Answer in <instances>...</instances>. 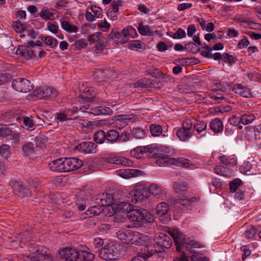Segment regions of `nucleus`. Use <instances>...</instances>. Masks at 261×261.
I'll list each match as a JSON object with an SVG mask.
<instances>
[{
  "label": "nucleus",
  "instance_id": "obj_1",
  "mask_svg": "<svg viewBox=\"0 0 261 261\" xmlns=\"http://www.w3.org/2000/svg\"><path fill=\"white\" fill-rule=\"evenodd\" d=\"M173 187L176 193L181 194L177 198H171L170 201L173 205L179 204L184 206H191L197 203L199 200L198 196L185 195V192L189 188L188 185L186 181H179L173 184Z\"/></svg>",
  "mask_w": 261,
  "mask_h": 261
},
{
  "label": "nucleus",
  "instance_id": "obj_2",
  "mask_svg": "<svg viewBox=\"0 0 261 261\" xmlns=\"http://www.w3.org/2000/svg\"><path fill=\"white\" fill-rule=\"evenodd\" d=\"M137 35V33L135 29L129 26L123 29L121 32L112 30L109 35V37L117 44H123L127 42L130 38H135Z\"/></svg>",
  "mask_w": 261,
  "mask_h": 261
},
{
  "label": "nucleus",
  "instance_id": "obj_3",
  "mask_svg": "<svg viewBox=\"0 0 261 261\" xmlns=\"http://www.w3.org/2000/svg\"><path fill=\"white\" fill-rule=\"evenodd\" d=\"M120 254V246L113 242L108 243L99 251V257L107 260H115L119 257Z\"/></svg>",
  "mask_w": 261,
  "mask_h": 261
},
{
  "label": "nucleus",
  "instance_id": "obj_4",
  "mask_svg": "<svg viewBox=\"0 0 261 261\" xmlns=\"http://www.w3.org/2000/svg\"><path fill=\"white\" fill-rule=\"evenodd\" d=\"M147 192L148 187L143 182H139L135 185L134 193L132 197V201L136 203L142 202L148 198Z\"/></svg>",
  "mask_w": 261,
  "mask_h": 261
},
{
  "label": "nucleus",
  "instance_id": "obj_5",
  "mask_svg": "<svg viewBox=\"0 0 261 261\" xmlns=\"http://www.w3.org/2000/svg\"><path fill=\"white\" fill-rule=\"evenodd\" d=\"M155 247L157 248L158 253L164 252L166 249L171 247L172 240L170 237L164 233H159L154 236Z\"/></svg>",
  "mask_w": 261,
  "mask_h": 261
},
{
  "label": "nucleus",
  "instance_id": "obj_6",
  "mask_svg": "<svg viewBox=\"0 0 261 261\" xmlns=\"http://www.w3.org/2000/svg\"><path fill=\"white\" fill-rule=\"evenodd\" d=\"M127 217L133 222H141L143 220L151 222L152 220L151 214L144 209H134L127 213Z\"/></svg>",
  "mask_w": 261,
  "mask_h": 261
},
{
  "label": "nucleus",
  "instance_id": "obj_7",
  "mask_svg": "<svg viewBox=\"0 0 261 261\" xmlns=\"http://www.w3.org/2000/svg\"><path fill=\"white\" fill-rule=\"evenodd\" d=\"M27 261H51L52 258L45 248L37 249L35 252L23 255Z\"/></svg>",
  "mask_w": 261,
  "mask_h": 261
},
{
  "label": "nucleus",
  "instance_id": "obj_8",
  "mask_svg": "<svg viewBox=\"0 0 261 261\" xmlns=\"http://www.w3.org/2000/svg\"><path fill=\"white\" fill-rule=\"evenodd\" d=\"M12 87L18 92H28L33 89L31 82L25 79H17L12 83Z\"/></svg>",
  "mask_w": 261,
  "mask_h": 261
},
{
  "label": "nucleus",
  "instance_id": "obj_9",
  "mask_svg": "<svg viewBox=\"0 0 261 261\" xmlns=\"http://www.w3.org/2000/svg\"><path fill=\"white\" fill-rule=\"evenodd\" d=\"M59 254L61 258L68 261H76L80 256V252L73 248H64L59 251Z\"/></svg>",
  "mask_w": 261,
  "mask_h": 261
},
{
  "label": "nucleus",
  "instance_id": "obj_10",
  "mask_svg": "<svg viewBox=\"0 0 261 261\" xmlns=\"http://www.w3.org/2000/svg\"><path fill=\"white\" fill-rule=\"evenodd\" d=\"M10 185L16 195L19 197L28 196L31 195V191L27 186H23L20 182L17 181H11Z\"/></svg>",
  "mask_w": 261,
  "mask_h": 261
},
{
  "label": "nucleus",
  "instance_id": "obj_11",
  "mask_svg": "<svg viewBox=\"0 0 261 261\" xmlns=\"http://www.w3.org/2000/svg\"><path fill=\"white\" fill-rule=\"evenodd\" d=\"M65 172H70L76 170L82 167L83 162L76 158H64Z\"/></svg>",
  "mask_w": 261,
  "mask_h": 261
},
{
  "label": "nucleus",
  "instance_id": "obj_12",
  "mask_svg": "<svg viewBox=\"0 0 261 261\" xmlns=\"http://www.w3.org/2000/svg\"><path fill=\"white\" fill-rule=\"evenodd\" d=\"M168 232L174 240L176 251L181 252V248L184 246V237L182 233L178 229L170 230Z\"/></svg>",
  "mask_w": 261,
  "mask_h": 261
},
{
  "label": "nucleus",
  "instance_id": "obj_13",
  "mask_svg": "<svg viewBox=\"0 0 261 261\" xmlns=\"http://www.w3.org/2000/svg\"><path fill=\"white\" fill-rule=\"evenodd\" d=\"M39 16L45 21H53L57 17L56 10L47 7H44L40 10Z\"/></svg>",
  "mask_w": 261,
  "mask_h": 261
},
{
  "label": "nucleus",
  "instance_id": "obj_14",
  "mask_svg": "<svg viewBox=\"0 0 261 261\" xmlns=\"http://www.w3.org/2000/svg\"><path fill=\"white\" fill-rule=\"evenodd\" d=\"M155 253H158L157 248L155 245L150 244L147 246H144L138 252V257H141L144 259H146L151 257Z\"/></svg>",
  "mask_w": 261,
  "mask_h": 261
},
{
  "label": "nucleus",
  "instance_id": "obj_15",
  "mask_svg": "<svg viewBox=\"0 0 261 261\" xmlns=\"http://www.w3.org/2000/svg\"><path fill=\"white\" fill-rule=\"evenodd\" d=\"M148 192L157 198L163 197L166 192L164 187L159 184L153 183L148 186Z\"/></svg>",
  "mask_w": 261,
  "mask_h": 261
},
{
  "label": "nucleus",
  "instance_id": "obj_16",
  "mask_svg": "<svg viewBox=\"0 0 261 261\" xmlns=\"http://www.w3.org/2000/svg\"><path fill=\"white\" fill-rule=\"evenodd\" d=\"M158 81H155V88L161 89L174 83V79L169 75H165L163 73L159 74L157 78Z\"/></svg>",
  "mask_w": 261,
  "mask_h": 261
},
{
  "label": "nucleus",
  "instance_id": "obj_17",
  "mask_svg": "<svg viewBox=\"0 0 261 261\" xmlns=\"http://www.w3.org/2000/svg\"><path fill=\"white\" fill-rule=\"evenodd\" d=\"M96 147L97 145L92 142H83L76 146L79 151L86 154L95 153Z\"/></svg>",
  "mask_w": 261,
  "mask_h": 261
},
{
  "label": "nucleus",
  "instance_id": "obj_18",
  "mask_svg": "<svg viewBox=\"0 0 261 261\" xmlns=\"http://www.w3.org/2000/svg\"><path fill=\"white\" fill-rule=\"evenodd\" d=\"M108 162L111 164H115L117 165H122L124 166H131L132 162L123 156H119L115 154L110 155L107 158Z\"/></svg>",
  "mask_w": 261,
  "mask_h": 261
},
{
  "label": "nucleus",
  "instance_id": "obj_19",
  "mask_svg": "<svg viewBox=\"0 0 261 261\" xmlns=\"http://www.w3.org/2000/svg\"><path fill=\"white\" fill-rule=\"evenodd\" d=\"M147 240V237L138 231L131 230L129 244L142 245Z\"/></svg>",
  "mask_w": 261,
  "mask_h": 261
},
{
  "label": "nucleus",
  "instance_id": "obj_20",
  "mask_svg": "<svg viewBox=\"0 0 261 261\" xmlns=\"http://www.w3.org/2000/svg\"><path fill=\"white\" fill-rule=\"evenodd\" d=\"M16 54L27 60L32 59L36 57L33 49L27 46H21L16 50Z\"/></svg>",
  "mask_w": 261,
  "mask_h": 261
},
{
  "label": "nucleus",
  "instance_id": "obj_21",
  "mask_svg": "<svg viewBox=\"0 0 261 261\" xmlns=\"http://www.w3.org/2000/svg\"><path fill=\"white\" fill-rule=\"evenodd\" d=\"M64 160V158H60L51 161L48 165L50 170L54 172H65Z\"/></svg>",
  "mask_w": 261,
  "mask_h": 261
},
{
  "label": "nucleus",
  "instance_id": "obj_22",
  "mask_svg": "<svg viewBox=\"0 0 261 261\" xmlns=\"http://www.w3.org/2000/svg\"><path fill=\"white\" fill-rule=\"evenodd\" d=\"M232 91L238 95L244 98H248L251 95L250 90L241 84L234 85L233 87Z\"/></svg>",
  "mask_w": 261,
  "mask_h": 261
},
{
  "label": "nucleus",
  "instance_id": "obj_23",
  "mask_svg": "<svg viewBox=\"0 0 261 261\" xmlns=\"http://www.w3.org/2000/svg\"><path fill=\"white\" fill-rule=\"evenodd\" d=\"M81 98H95L100 96L99 92L92 87L85 88L80 95Z\"/></svg>",
  "mask_w": 261,
  "mask_h": 261
},
{
  "label": "nucleus",
  "instance_id": "obj_24",
  "mask_svg": "<svg viewBox=\"0 0 261 261\" xmlns=\"http://www.w3.org/2000/svg\"><path fill=\"white\" fill-rule=\"evenodd\" d=\"M210 127L215 133H221L223 129V123L219 118L212 120L210 123Z\"/></svg>",
  "mask_w": 261,
  "mask_h": 261
},
{
  "label": "nucleus",
  "instance_id": "obj_25",
  "mask_svg": "<svg viewBox=\"0 0 261 261\" xmlns=\"http://www.w3.org/2000/svg\"><path fill=\"white\" fill-rule=\"evenodd\" d=\"M135 87H141L144 88H155V81L152 79L147 78L142 79L134 84Z\"/></svg>",
  "mask_w": 261,
  "mask_h": 261
},
{
  "label": "nucleus",
  "instance_id": "obj_26",
  "mask_svg": "<svg viewBox=\"0 0 261 261\" xmlns=\"http://www.w3.org/2000/svg\"><path fill=\"white\" fill-rule=\"evenodd\" d=\"M156 158H154V159H156V163L158 165L160 166H165L167 165H172V163L170 160H172L173 158H168L167 156L162 155V154H159L156 152Z\"/></svg>",
  "mask_w": 261,
  "mask_h": 261
},
{
  "label": "nucleus",
  "instance_id": "obj_27",
  "mask_svg": "<svg viewBox=\"0 0 261 261\" xmlns=\"http://www.w3.org/2000/svg\"><path fill=\"white\" fill-rule=\"evenodd\" d=\"M136 150L142 154H146V155L150 158L156 157L155 150L149 146L138 147Z\"/></svg>",
  "mask_w": 261,
  "mask_h": 261
},
{
  "label": "nucleus",
  "instance_id": "obj_28",
  "mask_svg": "<svg viewBox=\"0 0 261 261\" xmlns=\"http://www.w3.org/2000/svg\"><path fill=\"white\" fill-rule=\"evenodd\" d=\"M170 161L172 163V165H176L186 168L189 167L192 165L189 160L184 158H173Z\"/></svg>",
  "mask_w": 261,
  "mask_h": 261
},
{
  "label": "nucleus",
  "instance_id": "obj_29",
  "mask_svg": "<svg viewBox=\"0 0 261 261\" xmlns=\"http://www.w3.org/2000/svg\"><path fill=\"white\" fill-rule=\"evenodd\" d=\"M132 230H119L117 233V238L125 244H129Z\"/></svg>",
  "mask_w": 261,
  "mask_h": 261
},
{
  "label": "nucleus",
  "instance_id": "obj_30",
  "mask_svg": "<svg viewBox=\"0 0 261 261\" xmlns=\"http://www.w3.org/2000/svg\"><path fill=\"white\" fill-rule=\"evenodd\" d=\"M191 130L179 128L176 132V136L182 141L188 140L192 136Z\"/></svg>",
  "mask_w": 261,
  "mask_h": 261
},
{
  "label": "nucleus",
  "instance_id": "obj_31",
  "mask_svg": "<svg viewBox=\"0 0 261 261\" xmlns=\"http://www.w3.org/2000/svg\"><path fill=\"white\" fill-rule=\"evenodd\" d=\"M138 30L142 35L152 36L154 34L153 31L149 25H144L141 22L139 24Z\"/></svg>",
  "mask_w": 261,
  "mask_h": 261
},
{
  "label": "nucleus",
  "instance_id": "obj_32",
  "mask_svg": "<svg viewBox=\"0 0 261 261\" xmlns=\"http://www.w3.org/2000/svg\"><path fill=\"white\" fill-rule=\"evenodd\" d=\"M61 24L62 29L68 33H76L78 31L77 27L70 23L68 21L63 20Z\"/></svg>",
  "mask_w": 261,
  "mask_h": 261
},
{
  "label": "nucleus",
  "instance_id": "obj_33",
  "mask_svg": "<svg viewBox=\"0 0 261 261\" xmlns=\"http://www.w3.org/2000/svg\"><path fill=\"white\" fill-rule=\"evenodd\" d=\"M119 133L114 129H110L106 133V140L110 143L118 142Z\"/></svg>",
  "mask_w": 261,
  "mask_h": 261
},
{
  "label": "nucleus",
  "instance_id": "obj_34",
  "mask_svg": "<svg viewBox=\"0 0 261 261\" xmlns=\"http://www.w3.org/2000/svg\"><path fill=\"white\" fill-rule=\"evenodd\" d=\"M43 93L44 98H54L58 96V92L56 89L48 86L43 87Z\"/></svg>",
  "mask_w": 261,
  "mask_h": 261
},
{
  "label": "nucleus",
  "instance_id": "obj_35",
  "mask_svg": "<svg viewBox=\"0 0 261 261\" xmlns=\"http://www.w3.org/2000/svg\"><path fill=\"white\" fill-rule=\"evenodd\" d=\"M155 214L159 217H162L167 213L168 211V204L164 202L160 203L155 210Z\"/></svg>",
  "mask_w": 261,
  "mask_h": 261
},
{
  "label": "nucleus",
  "instance_id": "obj_36",
  "mask_svg": "<svg viewBox=\"0 0 261 261\" xmlns=\"http://www.w3.org/2000/svg\"><path fill=\"white\" fill-rule=\"evenodd\" d=\"M41 40L45 45L50 46L52 48H55L58 42L56 38L50 36H42Z\"/></svg>",
  "mask_w": 261,
  "mask_h": 261
},
{
  "label": "nucleus",
  "instance_id": "obj_37",
  "mask_svg": "<svg viewBox=\"0 0 261 261\" xmlns=\"http://www.w3.org/2000/svg\"><path fill=\"white\" fill-rule=\"evenodd\" d=\"M128 47L134 50H138L139 49H143L145 48V44L139 40H134L129 42Z\"/></svg>",
  "mask_w": 261,
  "mask_h": 261
},
{
  "label": "nucleus",
  "instance_id": "obj_38",
  "mask_svg": "<svg viewBox=\"0 0 261 261\" xmlns=\"http://www.w3.org/2000/svg\"><path fill=\"white\" fill-rule=\"evenodd\" d=\"M94 258V255L87 251L83 250L80 252L79 259L81 261H92Z\"/></svg>",
  "mask_w": 261,
  "mask_h": 261
},
{
  "label": "nucleus",
  "instance_id": "obj_39",
  "mask_svg": "<svg viewBox=\"0 0 261 261\" xmlns=\"http://www.w3.org/2000/svg\"><path fill=\"white\" fill-rule=\"evenodd\" d=\"M93 138L97 143H102L106 140V133L102 130H99L94 134Z\"/></svg>",
  "mask_w": 261,
  "mask_h": 261
},
{
  "label": "nucleus",
  "instance_id": "obj_40",
  "mask_svg": "<svg viewBox=\"0 0 261 261\" xmlns=\"http://www.w3.org/2000/svg\"><path fill=\"white\" fill-rule=\"evenodd\" d=\"M191 261H208V258L205 257L203 254L195 251H191Z\"/></svg>",
  "mask_w": 261,
  "mask_h": 261
},
{
  "label": "nucleus",
  "instance_id": "obj_41",
  "mask_svg": "<svg viewBox=\"0 0 261 261\" xmlns=\"http://www.w3.org/2000/svg\"><path fill=\"white\" fill-rule=\"evenodd\" d=\"M150 133L153 136H159L162 133L163 129L160 125L152 124L150 126Z\"/></svg>",
  "mask_w": 261,
  "mask_h": 261
},
{
  "label": "nucleus",
  "instance_id": "obj_42",
  "mask_svg": "<svg viewBox=\"0 0 261 261\" xmlns=\"http://www.w3.org/2000/svg\"><path fill=\"white\" fill-rule=\"evenodd\" d=\"M102 198L100 199L102 205H109L113 203L112 196L110 194L105 193L102 195Z\"/></svg>",
  "mask_w": 261,
  "mask_h": 261
},
{
  "label": "nucleus",
  "instance_id": "obj_43",
  "mask_svg": "<svg viewBox=\"0 0 261 261\" xmlns=\"http://www.w3.org/2000/svg\"><path fill=\"white\" fill-rule=\"evenodd\" d=\"M255 117L253 114H243L241 117V123L244 125L249 124L251 123Z\"/></svg>",
  "mask_w": 261,
  "mask_h": 261
},
{
  "label": "nucleus",
  "instance_id": "obj_44",
  "mask_svg": "<svg viewBox=\"0 0 261 261\" xmlns=\"http://www.w3.org/2000/svg\"><path fill=\"white\" fill-rule=\"evenodd\" d=\"M22 150L26 155H31L34 152V144L32 142H29L22 146Z\"/></svg>",
  "mask_w": 261,
  "mask_h": 261
},
{
  "label": "nucleus",
  "instance_id": "obj_45",
  "mask_svg": "<svg viewBox=\"0 0 261 261\" xmlns=\"http://www.w3.org/2000/svg\"><path fill=\"white\" fill-rule=\"evenodd\" d=\"M202 48H203V50L201 51V55L205 58L211 59V51L213 50V48L207 44H205L202 47Z\"/></svg>",
  "mask_w": 261,
  "mask_h": 261
},
{
  "label": "nucleus",
  "instance_id": "obj_46",
  "mask_svg": "<svg viewBox=\"0 0 261 261\" xmlns=\"http://www.w3.org/2000/svg\"><path fill=\"white\" fill-rule=\"evenodd\" d=\"M133 135L136 138H143L145 136V133L142 128L140 127L133 128L132 130Z\"/></svg>",
  "mask_w": 261,
  "mask_h": 261
},
{
  "label": "nucleus",
  "instance_id": "obj_47",
  "mask_svg": "<svg viewBox=\"0 0 261 261\" xmlns=\"http://www.w3.org/2000/svg\"><path fill=\"white\" fill-rule=\"evenodd\" d=\"M36 145L40 148L45 146L46 139L44 136L39 135L35 138Z\"/></svg>",
  "mask_w": 261,
  "mask_h": 261
},
{
  "label": "nucleus",
  "instance_id": "obj_48",
  "mask_svg": "<svg viewBox=\"0 0 261 261\" xmlns=\"http://www.w3.org/2000/svg\"><path fill=\"white\" fill-rule=\"evenodd\" d=\"M97 26L98 29L102 32H107L111 28L110 24L106 19L103 21L97 23Z\"/></svg>",
  "mask_w": 261,
  "mask_h": 261
},
{
  "label": "nucleus",
  "instance_id": "obj_49",
  "mask_svg": "<svg viewBox=\"0 0 261 261\" xmlns=\"http://www.w3.org/2000/svg\"><path fill=\"white\" fill-rule=\"evenodd\" d=\"M9 146L7 144H3L0 146V154L4 158H7L10 154Z\"/></svg>",
  "mask_w": 261,
  "mask_h": 261
},
{
  "label": "nucleus",
  "instance_id": "obj_50",
  "mask_svg": "<svg viewBox=\"0 0 261 261\" xmlns=\"http://www.w3.org/2000/svg\"><path fill=\"white\" fill-rule=\"evenodd\" d=\"M47 28L48 30L53 34H58L59 31L60 32L59 27L57 23L48 22L47 23Z\"/></svg>",
  "mask_w": 261,
  "mask_h": 261
},
{
  "label": "nucleus",
  "instance_id": "obj_51",
  "mask_svg": "<svg viewBox=\"0 0 261 261\" xmlns=\"http://www.w3.org/2000/svg\"><path fill=\"white\" fill-rule=\"evenodd\" d=\"M242 184V181L240 179H236L233 180L230 183V190L231 192H234L239 186H240Z\"/></svg>",
  "mask_w": 261,
  "mask_h": 261
},
{
  "label": "nucleus",
  "instance_id": "obj_52",
  "mask_svg": "<svg viewBox=\"0 0 261 261\" xmlns=\"http://www.w3.org/2000/svg\"><path fill=\"white\" fill-rule=\"evenodd\" d=\"M107 40L96 44L94 46V51L96 54L102 53L107 45Z\"/></svg>",
  "mask_w": 261,
  "mask_h": 261
},
{
  "label": "nucleus",
  "instance_id": "obj_53",
  "mask_svg": "<svg viewBox=\"0 0 261 261\" xmlns=\"http://www.w3.org/2000/svg\"><path fill=\"white\" fill-rule=\"evenodd\" d=\"M219 159L223 164L225 165L233 166L236 163V161L234 159H228L224 155L220 156Z\"/></svg>",
  "mask_w": 261,
  "mask_h": 261
},
{
  "label": "nucleus",
  "instance_id": "obj_54",
  "mask_svg": "<svg viewBox=\"0 0 261 261\" xmlns=\"http://www.w3.org/2000/svg\"><path fill=\"white\" fill-rule=\"evenodd\" d=\"M206 127L207 123L204 121H199L194 125V129L198 133H201L204 130Z\"/></svg>",
  "mask_w": 261,
  "mask_h": 261
},
{
  "label": "nucleus",
  "instance_id": "obj_55",
  "mask_svg": "<svg viewBox=\"0 0 261 261\" xmlns=\"http://www.w3.org/2000/svg\"><path fill=\"white\" fill-rule=\"evenodd\" d=\"M222 60L225 63L231 65L234 62V58L233 56L227 53H225L222 55Z\"/></svg>",
  "mask_w": 261,
  "mask_h": 261
},
{
  "label": "nucleus",
  "instance_id": "obj_56",
  "mask_svg": "<svg viewBox=\"0 0 261 261\" xmlns=\"http://www.w3.org/2000/svg\"><path fill=\"white\" fill-rule=\"evenodd\" d=\"M66 111L58 112L55 114V118L57 120L62 122L69 119L68 118V115L66 114Z\"/></svg>",
  "mask_w": 261,
  "mask_h": 261
},
{
  "label": "nucleus",
  "instance_id": "obj_57",
  "mask_svg": "<svg viewBox=\"0 0 261 261\" xmlns=\"http://www.w3.org/2000/svg\"><path fill=\"white\" fill-rule=\"evenodd\" d=\"M186 36V32L181 28H179L177 31L173 34L172 37L175 39H180L185 38Z\"/></svg>",
  "mask_w": 261,
  "mask_h": 261
},
{
  "label": "nucleus",
  "instance_id": "obj_58",
  "mask_svg": "<svg viewBox=\"0 0 261 261\" xmlns=\"http://www.w3.org/2000/svg\"><path fill=\"white\" fill-rule=\"evenodd\" d=\"M99 210L96 206H92L88 208L86 212V214L89 217H91L93 216H96L99 214Z\"/></svg>",
  "mask_w": 261,
  "mask_h": 261
},
{
  "label": "nucleus",
  "instance_id": "obj_59",
  "mask_svg": "<svg viewBox=\"0 0 261 261\" xmlns=\"http://www.w3.org/2000/svg\"><path fill=\"white\" fill-rule=\"evenodd\" d=\"M100 33L99 32H97L88 36L87 40L90 44L95 43L99 39L98 37H100Z\"/></svg>",
  "mask_w": 261,
  "mask_h": 261
},
{
  "label": "nucleus",
  "instance_id": "obj_60",
  "mask_svg": "<svg viewBox=\"0 0 261 261\" xmlns=\"http://www.w3.org/2000/svg\"><path fill=\"white\" fill-rule=\"evenodd\" d=\"M214 172L219 175L225 176L227 174L225 172V168L222 165L216 166L214 168Z\"/></svg>",
  "mask_w": 261,
  "mask_h": 261
},
{
  "label": "nucleus",
  "instance_id": "obj_61",
  "mask_svg": "<svg viewBox=\"0 0 261 261\" xmlns=\"http://www.w3.org/2000/svg\"><path fill=\"white\" fill-rule=\"evenodd\" d=\"M257 230L254 227L251 226L249 229L246 230L244 234L246 238L250 239L253 238L256 233Z\"/></svg>",
  "mask_w": 261,
  "mask_h": 261
},
{
  "label": "nucleus",
  "instance_id": "obj_62",
  "mask_svg": "<svg viewBox=\"0 0 261 261\" xmlns=\"http://www.w3.org/2000/svg\"><path fill=\"white\" fill-rule=\"evenodd\" d=\"M130 171L129 169H121L118 170L116 171V174L124 178H130L129 173Z\"/></svg>",
  "mask_w": 261,
  "mask_h": 261
},
{
  "label": "nucleus",
  "instance_id": "obj_63",
  "mask_svg": "<svg viewBox=\"0 0 261 261\" xmlns=\"http://www.w3.org/2000/svg\"><path fill=\"white\" fill-rule=\"evenodd\" d=\"M90 10H91L92 13L94 15V16H95V17L96 18H99L102 12V9L96 6H92L90 8Z\"/></svg>",
  "mask_w": 261,
  "mask_h": 261
},
{
  "label": "nucleus",
  "instance_id": "obj_64",
  "mask_svg": "<svg viewBox=\"0 0 261 261\" xmlns=\"http://www.w3.org/2000/svg\"><path fill=\"white\" fill-rule=\"evenodd\" d=\"M249 44V41L246 36H244L243 39L239 41L237 47L239 49H242L247 46Z\"/></svg>",
  "mask_w": 261,
  "mask_h": 261
}]
</instances>
